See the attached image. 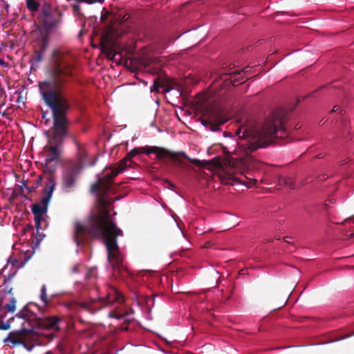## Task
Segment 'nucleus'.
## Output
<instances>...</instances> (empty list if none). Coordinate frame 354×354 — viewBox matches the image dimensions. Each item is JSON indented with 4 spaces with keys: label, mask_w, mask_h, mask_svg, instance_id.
Listing matches in <instances>:
<instances>
[{
    "label": "nucleus",
    "mask_w": 354,
    "mask_h": 354,
    "mask_svg": "<svg viewBox=\"0 0 354 354\" xmlns=\"http://www.w3.org/2000/svg\"><path fill=\"white\" fill-rule=\"evenodd\" d=\"M73 66L68 62L62 52L55 50L51 55V63L48 70V78L39 82V92L45 104L51 109L53 125L52 140L48 141V153L45 160L44 172L48 177H54L55 167L50 165L58 160L61 151L59 146L68 134L66 112L69 104L64 95L62 88L73 76Z\"/></svg>",
    "instance_id": "obj_1"
},
{
    "label": "nucleus",
    "mask_w": 354,
    "mask_h": 354,
    "mask_svg": "<svg viewBox=\"0 0 354 354\" xmlns=\"http://www.w3.org/2000/svg\"><path fill=\"white\" fill-rule=\"evenodd\" d=\"M97 202L100 205L98 213L91 214L85 223H75L73 240L77 245L85 243L86 236L102 240L107 249V258L111 264L113 274L123 279L127 278L131 273L122 264L123 257L119 251L117 241V237L122 236L123 233L111 218L107 209L111 205L107 198V193H101Z\"/></svg>",
    "instance_id": "obj_2"
},
{
    "label": "nucleus",
    "mask_w": 354,
    "mask_h": 354,
    "mask_svg": "<svg viewBox=\"0 0 354 354\" xmlns=\"http://www.w3.org/2000/svg\"><path fill=\"white\" fill-rule=\"evenodd\" d=\"M286 121V113L284 111L278 109L273 111L261 129L250 133L244 131L242 137L245 136L246 138L242 139L239 145L246 152H252L259 148L279 143L288 135Z\"/></svg>",
    "instance_id": "obj_3"
},
{
    "label": "nucleus",
    "mask_w": 354,
    "mask_h": 354,
    "mask_svg": "<svg viewBox=\"0 0 354 354\" xmlns=\"http://www.w3.org/2000/svg\"><path fill=\"white\" fill-rule=\"evenodd\" d=\"M41 28L45 31L44 35L38 41L35 49L39 53L44 54L49 44V35L56 31L62 22V13L58 6L49 1H44L41 12L38 17Z\"/></svg>",
    "instance_id": "obj_4"
},
{
    "label": "nucleus",
    "mask_w": 354,
    "mask_h": 354,
    "mask_svg": "<svg viewBox=\"0 0 354 354\" xmlns=\"http://www.w3.org/2000/svg\"><path fill=\"white\" fill-rule=\"evenodd\" d=\"M3 342L6 345L12 347L21 344L28 351H31L35 345L41 344L39 331L35 330V328H25L20 330L10 332Z\"/></svg>",
    "instance_id": "obj_5"
},
{
    "label": "nucleus",
    "mask_w": 354,
    "mask_h": 354,
    "mask_svg": "<svg viewBox=\"0 0 354 354\" xmlns=\"http://www.w3.org/2000/svg\"><path fill=\"white\" fill-rule=\"evenodd\" d=\"M156 153V159L158 160H163L165 158H170L174 162L177 164L180 165L183 167H188L189 165L185 162H183L180 157H183L184 158L188 160L189 162L193 163L194 165L201 167L202 165V162L198 159H193L189 158L185 152L183 151H169L164 147L153 146V147H142V153H145L147 155H149L150 153Z\"/></svg>",
    "instance_id": "obj_6"
},
{
    "label": "nucleus",
    "mask_w": 354,
    "mask_h": 354,
    "mask_svg": "<svg viewBox=\"0 0 354 354\" xmlns=\"http://www.w3.org/2000/svg\"><path fill=\"white\" fill-rule=\"evenodd\" d=\"M124 301L123 295L115 288L110 287L108 292L97 299H92L89 301L84 302L82 306L87 311L94 313L104 307L109 306L113 303L121 304Z\"/></svg>",
    "instance_id": "obj_7"
},
{
    "label": "nucleus",
    "mask_w": 354,
    "mask_h": 354,
    "mask_svg": "<svg viewBox=\"0 0 354 354\" xmlns=\"http://www.w3.org/2000/svg\"><path fill=\"white\" fill-rule=\"evenodd\" d=\"M80 167L79 165H71L62 171L61 179V189L64 193H71L75 191L80 176Z\"/></svg>",
    "instance_id": "obj_8"
},
{
    "label": "nucleus",
    "mask_w": 354,
    "mask_h": 354,
    "mask_svg": "<svg viewBox=\"0 0 354 354\" xmlns=\"http://www.w3.org/2000/svg\"><path fill=\"white\" fill-rule=\"evenodd\" d=\"M47 184L43 189V196L41 203H35L32 205V212L34 216H44L47 212L48 204L56 187V181L52 176L47 177Z\"/></svg>",
    "instance_id": "obj_9"
},
{
    "label": "nucleus",
    "mask_w": 354,
    "mask_h": 354,
    "mask_svg": "<svg viewBox=\"0 0 354 354\" xmlns=\"http://www.w3.org/2000/svg\"><path fill=\"white\" fill-rule=\"evenodd\" d=\"M100 44L102 53L106 55L109 59L113 60L117 55H120L117 42L113 39L111 30L106 31L101 36Z\"/></svg>",
    "instance_id": "obj_10"
},
{
    "label": "nucleus",
    "mask_w": 354,
    "mask_h": 354,
    "mask_svg": "<svg viewBox=\"0 0 354 354\" xmlns=\"http://www.w3.org/2000/svg\"><path fill=\"white\" fill-rule=\"evenodd\" d=\"M220 113L212 106H207L203 113L201 123L206 127L213 131L219 130L221 124H223V121H219Z\"/></svg>",
    "instance_id": "obj_11"
},
{
    "label": "nucleus",
    "mask_w": 354,
    "mask_h": 354,
    "mask_svg": "<svg viewBox=\"0 0 354 354\" xmlns=\"http://www.w3.org/2000/svg\"><path fill=\"white\" fill-rule=\"evenodd\" d=\"M61 319L56 316L44 317L36 320L35 324L38 329H44L50 332L45 335L49 339H53L55 337V333L59 330V324Z\"/></svg>",
    "instance_id": "obj_12"
},
{
    "label": "nucleus",
    "mask_w": 354,
    "mask_h": 354,
    "mask_svg": "<svg viewBox=\"0 0 354 354\" xmlns=\"http://www.w3.org/2000/svg\"><path fill=\"white\" fill-rule=\"evenodd\" d=\"M248 180L245 181L238 177H236L234 174H230L229 172H225L224 174H220V179L223 184L229 185H243L248 187H252L254 186L257 183V180L252 178L249 179L245 177Z\"/></svg>",
    "instance_id": "obj_13"
},
{
    "label": "nucleus",
    "mask_w": 354,
    "mask_h": 354,
    "mask_svg": "<svg viewBox=\"0 0 354 354\" xmlns=\"http://www.w3.org/2000/svg\"><path fill=\"white\" fill-rule=\"evenodd\" d=\"M74 142L76 145V158L77 162L73 163L72 165H79L80 170H82V168L84 166L93 165L94 162L89 163V162L87 161L88 153L85 147L75 140H74Z\"/></svg>",
    "instance_id": "obj_14"
},
{
    "label": "nucleus",
    "mask_w": 354,
    "mask_h": 354,
    "mask_svg": "<svg viewBox=\"0 0 354 354\" xmlns=\"http://www.w3.org/2000/svg\"><path fill=\"white\" fill-rule=\"evenodd\" d=\"M248 72V70L247 68H245L244 70H241L239 71H236L233 73H230L229 74H223L221 77V79H223L225 77L224 80L226 81L229 79L230 82L234 85L235 83L239 82L240 81H242L244 80L243 77V74H246Z\"/></svg>",
    "instance_id": "obj_15"
},
{
    "label": "nucleus",
    "mask_w": 354,
    "mask_h": 354,
    "mask_svg": "<svg viewBox=\"0 0 354 354\" xmlns=\"http://www.w3.org/2000/svg\"><path fill=\"white\" fill-rule=\"evenodd\" d=\"M239 163L245 169H254L257 164V162L252 156H247L244 158H241Z\"/></svg>",
    "instance_id": "obj_16"
},
{
    "label": "nucleus",
    "mask_w": 354,
    "mask_h": 354,
    "mask_svg": "<svg viewBox=\"0 0 354 354\" xmlns=\"http://www.w3.org/2000/svg\"><path fill=\"white\" fill-rule=\"evenodd\" d=\"M142 64L143 66H148L151 64H154L157 68L162 66L161 59L159 57H149L142 60Z\"/></svg>",
    "instance_id": "obj_17"
},
{
    "label": "nucleus",
    "mask_w": 354,
    "mask_h": 354,
    "mask_svg": "<svg viewBox=\"0 0 354 354\" xmlns=\"http://www.w3.org/2000/svg\"><path fill=\"white\" fill-rule=\"evenodd\" d=\"M99 182L100 183V189L102 193H107L111 188L112 181L106 179V176H104V178H100Z\"/></svg>",
    "instance_id": "obj_18"
},
{
    "label": "nucleus",
    "mask_w": 354,
    "mask_h": 354,
    "mask_svg": "<svg viewBox=\"0 0 354 354\" xmlns=\"http://www.w3.org/2000/svg\"><path fill=\"white\" fill-rule=\"evenodd\" d=\"M279 183L284 185L286 187L290 189H295V180L291 177H280Z\"/></svg>",
    "instance_id": "obj_19"
},
{
    "label": "nucleus",
    "mask_w": 354,
    "mask_h": 354,
    "mask_svg": "<svg viewBox=\"0 0 354 354\" xmlns=\"http://www.w3.org/2000/svg\"><path fill=\"white\" fill-rule=\"evenodd\" d=\"M39 298L44 304V306L48 305V304L51 301V299L49 298L47 295L46 285H43L41 288Z\"/></svg>",
    "instance_id": "obj_20"
},
{
    "label": "nucleus",
    "mask_w": 354,
    "mask_h": 354,
    "mask_svg": "<svg viewBox=\"0 0 354 354\" xmlns=\"http://www.w3.org/2000/svg\"><path fill=\"white\" fill-rule=\"evenodd\" d=\"M165 80L161 79L160 77H156L153 80V86L151 87V91L158 92L160 88H163L165 86Z\"/></svg>",
    "instance_id": "obj_21"
},
{
    "label": "nucleus",
    "mask_w": 354,
    "mask_h": 354,
    "mask_svg": "<svg viewBox=\"0 0 354 354\" xmlns=\"http://www.w3.org/2000/svg\"><path fill=\"white\" fill-rule=\"evenodd\" d=\"M129 315V314L127 312L125 313H120L116 310H113L109 313V317L111 318H115L117 319H124L125 322H130V319H127Z\"/></svg>",
    "instance_id": "obj_22"
},
{
    "label": "nucleus",
    "mask_w": 354,
    "mask_h": 354,
    "mask_svg": "<svg viewBox=\"0 0 354 354\" xmlns=\"http://www.w3.org/2000/svg\"><path fill=\"white\" fill-rule=\"evenodd\" d=\"M35 222L37 230H42L46 227L44 216H35Z\"/></svg>",
    "instance_id": "obj_23"
},
{
    "label": "nucleus",
    "mask_w": 354,
    "mask_h": 354,
    "mask_svg": "<svg viewBox=\"0 0 354 354\" xmlns=\"http://www.w3.org/2000/svg\"><path fill=\"white\" fill-rule=\"evenodd\" d=\"M16 299L14 297L10 299L9 303L5 305V308L10 313H14L15 310Z\"/></svg>",
    "instance_id": "obj_24"
},
{
    "label": "nucleus",
    "mask_w": 354,
    "mask_h": 354,
    "mask_svg": "<svg viewBox=\"0 0 354 354\" xmlns=\"http://www.w3.org/2000/svg\"><path fill=\"white\" fill-rule=\"evenodd\" d=\"M17 316L19 317L26 319L27 321H30L32 319V317L34 316V315L30 313L28 310H24L22 311H20L18 313Z\"/></svg>",
    "instance_id": "obj_25"
},
{
    "label": "nucleus",
    "mask_w": 354,
    "mask_h": 354,
    "mask_svg": "<svg viewBox=\"0 0 354 354\" xmlns=\"http://www.w3.org/2000/svg\"><path fill=\"white\" fill-rule=\"evenodd\" d=\"M26 6L29 10L35 12L38 10L39 3V1H26Z\"/></svg>",
    "instance_id": "obj_26"
},
{
    "label": "nucleus",
    "mask_w": 354,
    "mask_h": 354,
    "mask_svg": "<svg viewBox=\"0 0 354 354\" xmlns=\"http://www.w3.org/2000/svg\"><path fill=\"white\" fill-rule=\"evenodd\" d=\"M120 173V170H118L116 167H113L111 169V172L110 174H107L105 175L106 179L111 180L118 176Z\"/></svg>",
    "instance_id": "obj_27"
},
{
    "label": "nucleus",
    "mask_w": 354,
    "mask_h": 354,
    "mask_svg": "<svg viewBox=\"0 0 354 354\" xmlns=\"http://www.w3.org/2000/svg\"><path fill=\"white\" fill-rule=\"evenodd\" d=\"M128 162V160H124V158H122L119 162L118 167H117V169L120 170V172L123 171L124 170H125L126 168L129 167V165H127Z\"/></svg>",
    "instance_id": "obj_28"
},
{
    "label": "nucleus",
    "mask_w": 354,
    "mask_h": 354,
    "mask_svg": "<svg viewBox=\"0 0 354 354\" xmlns=\"http://www.w3.org/2000/svg\"><path fill=\"white\" fill-rule=\"evenodd\" d=\"M91 192L93 193V194L102 192L99 180L96 183H95L92 185V186L91 187Z\"/></svg>",
    "instance_id": "obj_29"
},
{
    "label": "nucleus",
    "mask_w": 354,
    "mask_h": 354,
    "mask_svg": "<svg viewBox=\"0 0 354 354\" xmlns=\"http://www.w3.org/2000/svg\"><path fill=\"white\" fill-rule=\"evenodd\" d=\"M44 54L39 53V52L35 50L33 59L36 63H39L43 60Z\"/></svg>",
    "instance_id": "obj_30"
},
{
    "label": "nucleus",
    "mask_w": 354,
    "mask_h": 354,
    "mask_svg": "<svg viewBox=\"0 0 354 354\" xmlns=\"http://www.w3.org/2000/svg\"><path fill=\"white\" fill-rule=\"evenodd\" d=\"M97 276L96 269L95 268H91L86 274V279H88L92 277L95 278Z\"/></svg>",
    "instance_id": "obj_31"
},
{
    "label": "nucleus",
    "mask_w": 354,
    "mask_h": 354,
    "mask_svg": "<svg viewBox=\"0 0 354 354\" xmlns=\"http://www.w3.org/2000/svg\"><path fill=\"white\" fill-rule=\"evenodd\" d=\"M72 8H73V14L75 15L80 16V17H81L82 15V14L80 12V7L79 6L78 4H77V3L73 4L72 6Z\"/></svg>",
    "instance_id": "obj_32"
},
{
    "label": "nucleus",
    "mask_w": 354,
    "mask_h": 354,
    "mask_svg": "<svg viewBox=\"0 0 354 354\" xmlns=\"http://www.w3.org/2000/svg\"><path fill=\"white\" fill-rule=\"evenodd\" d=\"M2 318V317L0 315V319ZM10 327L9 323H1L0 324V329L1 330H8Z\"/></svg>",
    "instance_id": "obj_33"
},
{
    "label": "nucleus",
    "mask_w": 354,
    "mask_h": 354,
    "mask_svg": "<svg viewBox=\"0 0 354 354\" xmlns=\"http://www.w3.org/2000/svg\"><path fill=\"white\" fill-rule=\"evenodd\" d=\"M134 157V155L132 152V150L129 151L125 156H124V160H128L129 162H131V159Z\"/></svg>",
    "instance_id": "obj_34"
},
{
    "label": "nucleus",
    "mask_w": 354,
    "mask_h": 354,
    "mask_svg": "<svg viewBox=\"0 0 354 354\" xmlns=\"http://www.w3.org/2000/svg\"><path fill=\"white\" fill-rule=\"evenodd\" d=\"M132 152L134 156L138 154L142 153V147L134 148L132 149Z\"/></svg>",
    "instance_id": "obj_35"
},
{
    "label": "nucleus",
    "mask_w": 354,
    "mask_h": 354,
    "mask_svg": "<svg viewBox=\"0 0 354 354\" xmlns=\"http://www.w3.org/2000/svg\"><path fill=\"white\" fill-rule=\"evenodd\" d=\"M132 152L134 156L138 154L142 153V147L134 148L132 149Z\"/></svg>",
    "instance_id": "obj_36"
},
{
    "label": "nucleus",
    "mask_w": 354,
    "mask_h": 354,
    "mask_svg": "<svg viewBox=\"0 0 354 354\" xmlns=\"http://www.w3.org/2000/svg\"><path fill=\"white\" fill-rule=\"evenodd\" d=\"M24 187L27 189L28 191V194H30L32 192L35 191V189H36V187H27L26 185H24ZM21 189L23 188V185L21 186Z\"/></svg>",
    "instance_id": "obj_37"
},
{
    "label": "nucleus",
    "mask_w": 354,
    "mask_h": 354,
    "mask_svg": "<svg viewBox=\"0 0 354 354\" xmlns=\"http://www.w3.org/2000/svg\"><path fill=\"white\" fill-rule=\"evenodd\" d=\"M339 110H340V106L339 105H335V106H334V107L333 108L331 111L335 113V112L339 111Z\"/></svg>",
    "instance_id": "obj_38"
},
{
    "label": "nucleus",
    "mask_w": 354,
    "mask_h": 354,
    "mask_svg": "<svg viewBox=\"0 0 354 354\" xmlns=\"http://www.w3.org/2000/svg\"><path fill=\"white\" fill-rule=\"evenodd\" d=\"M328 178L327 174H323L322 176H319V180H325Z\"/></svg>",
    "instance_id": "obj_39"
},
{
    "label": "nucleus",
    "mask_w": 354,
    "mask_h": 354,
    "mask_svg": "<svg viewBox=\"0 0 354 354\" xmlns=\"http://www.w3.org/2000/svg\"><path fill=\"white\" fill-rule=\"evenodd\" d=\"M248 272V270L247 269H242L239 271V274L240 275H243V274H245Z\"/></svg>",
    "instance_id": "obj_40"
},
{
    "label": "nucleus",
    "mask_w": 354,
    "mask_h": 354,
    "mask_svg": "<svg viewBox=\"0 0 354 354\" xmlns=\"http://www.w3.org/2000/svg\"><path fill=\"white\" fill-rule=\"evenodd\" d=\"M165 183H167L168 185H169L171 187H174V185L169 180H165Z\"/></svg>",
    "instance_id": "obj_41"
},
{
    "label": "nucleus",
    "mask_w": 354,
    "mask_h": 354,
    "mask_svg": "<svg viewBox=\"0 0 354 354\" xmlns=\"http://www.w3.org/2000/svg\"><path fill=\"white\" fill-rule=\"evenodd\" d=\"M0 65L6 66V62L1 59H0Z\"/></svg>",
    "instance_id": "obj_42"
},
{
    "label": "nucleus",
    "mask_w": 354,
    "mask_h": 354,
    "mask_svg": "<svg viewBox=\"0 0 354 354\" xmlns=\"http://www.w3.org/2000/svg\"><path fill=\"white\" fill-rule=\"evenodd\" d=\"M73 272H78L77 266L73 267Z\"/></svg>",
    "instance_id": "obj_43"
},
{
    "label": "nucleus",
    "mask_w": 354,
    "mask_h": 354,
    "mask_svg": "<svg viewBox=\"0 0 354 354\" xmlns=\"http://www.w3.org/2000/svg\"><path fill=\"white\" fill-rule=\"evenodd\" d=\"M288 239H290V238L288 237V236H286V237L283 238V240H284L285 242L289 243Z\"/></svg>",
    "instance_id": "obj_44"
},
{
    "label": "nucleus",
    "mask_w": 354,
    "mask_h": 354,
    "mask_svg": "<svg viewBox=\"0 0 354 354\" xmlns=\"http://www.w3.org/2000/svg\"><path fill=\"white\" fill-rule=\"evenodd\" d=\"M241 133V129H239L236 132V134L240 137L241 138V136H240V133Z\"/></svg>",
    "instance_id": "obj_45"
},
{
    "label": "nucleus",
    "mask_w": 354,
    "mask_h": 354,
    "mask_svg": "<svg viewBox=\"0 0 354 354\" xmlns=\"http://www.w3.org/2000/svg\"><path fill=\"white\" fill-rule=\"evenodd\" d=\"M86 2L88 3H90V4H92L93 3H95L96 1H86Z\"/></svg>",
    "instance_id": "obj_46"
},
{
    "label": "nucleus",
    "mask_w": 354,
    "mask_h": 354,
    "mask_svg": "<svg viewBox=\"0 0 354 354\" xmlns=\"http://www.w3.org/2000/svg\"><path fill=\"white\" fill-rule=\"evenodd\" d=\"M41 180V177L39 176V179L37 180V183H39Z\"/></svg>",
    "instance_id": "obj_47"
},
{
    "label": "nucleus",
    "mask_w": 354,
    "mask_h": 354,
    "mask_svg": "<svg viewBox=\"0 0 354 354\" xmlns=\"http://www.w3.org/2000/svg\"><path fill=\"white\" fill-rule=\"evenodd\" d=\"M317 158H322V156L321 154H319V155L317 156Z\"/></svg>",
    "instance_id": "obj_48"
},
{
    "label": "nucleus",
    "mask_w": 354,
    "mask_h": 354,
    "mask_svg": "<svg viewBox=\"0 0 354 354\" xmlns=\"http://www.w3.org/2000/svg\"><path fill=\"white\" fill-rule=\"evenodd\" d=\"M354 335V333H352V334H351V335H347L346 337H351V336H352V335Z\"/></svg>",
    "instance_id": "obj_49"
},
{
    "label": "nucleus",
    "mask_w": 354,
    "mask_h": 354,
    "mask_svg": "<svg viewBox=\"0 0 354 354\" xmlns=\"http://www.w3.org/2000/svg\"><path fill=\"white\" fill-rule=\"evenodd\" d=\"M169 91V88H165V89L164 90V91H167H167Z\"/></svg>",
    "instance_id": "obj_50"
},
{
    "label": "nucleus",
    "mask_w": 354,
    "mask_h": 354,
    "mask_svg": "<svg viewBox=\"0 0 354 354\" xmlns=\"http://www.w3.org/2000/svg\"><path fill=\"white\" fill-rule=\"evenodd\" d=\"M330 201L331 203H333V199H330Z\"/></svg>",
    "instance_id": "obj_51"
},
{
    "label": "nucleus",
    "mask_w": 354,
    "mask_h": 354,
    "mask_svg": "<svg viewBox=\"0 0 354 354\" xmlns=\"http://www.w3.org/2000/svg\"><path fill=\"white\" fill-rule=\"evenodd\" d=\"M46 354H52V353H46Z\"/></svg>",
    "instance_id": "obj_52"
},
{
    "label": "nucleus",
    "mask_w": 354,
    "mask_h": 354,
    "mask_svg": "<svg viewBox=\"0 0 354 354\" xmlns=\"http://www.w3.org/2000/svg\"><path fill=\"white\" fill-rule=\"evenodd\" d=\"M1 50V48L0 47V51Z\"/></svg>",
    "instance_id": "obj_53"
},
{
    "label": "nucleus",
    "mask_w": 354,
    "mask_h": 354,
    "mask_svg": "<svg viewBox=\"0 0 354 354\" xmlns=\"http://www.w3.org/2000/svg\"><path fill=\"white\" fill-rule=\"evenodd\" d=\"M353 268H354V266H353Z\"/></svg>",
    "instance_id": "obj_54"
}]
</instances>
